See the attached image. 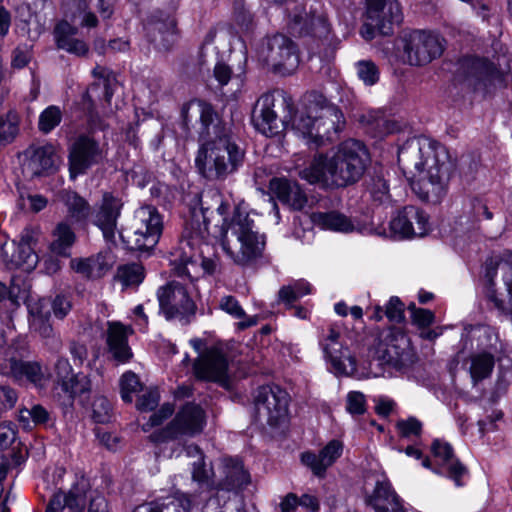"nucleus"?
Listing matches in <instances>:
<instances>
[{
  "label": "nucleus",
  "mask_w": 512,
  "mask_h": 512,
  "mask_svg": "<svg viewBox=\"0 0 512 512\" xmlns=\"http://www.w3.org/2000/svg\"><path fill=\"white\" fill-rule=\"evenodd\" d=\"M30 236L28 234L22 235L18 244L13 242L15 248L11 255L10 262L12 265L29 272L33 270L38 263V256L33 251L30 245Z\"/></svg>",
  "instance_id": "nucleus-34"
},
{
  "label": "nucleus",
  "mask_w": 512,
  "mask_h": 512,
  "mask_svg": "<svg viewBox=\"0 0 512 512\" xmlns=\"http://www.w3.org/2000/svg\"><path fill=\"white\" fill-rule=\"evenodd\" d=\"M291 97L281 90L262 95L253 111L252 120L258 131L273 136L281 127L291 125L297 135L311 148L332 140L344 125L343 114L335 106L315 103L303 106L294 114Z\"/></svg>",
  "instance_id": "nucleus-1"
},
{
  "label": "nucleus",
  "mask_w": 512,
  "mask_h": 512,
  "mask_svg": "<svg viewBox=\"0 0 512 512\" xmlns=\"http://www.w3.org/2000/svg\"><path fill=\"white\" fill-rule=\"evenodd\" d=\"M27 307L30 314V320H35L36 318H50L49 304L46 299L30 298L27 300Z\"/></svg>",
  "instance_id": "nucleus-53"
},
{
  "label": "nucleus",
  "mask_w": 512,
  "mask_h": 512,
  "mask_svg": "<svg viewBox=\"0 0 512 512\" xmlns=\"http://www.w3.org/2000/svg\"><path fill=\"white\" fill-rule=\"evenodd\" d=\"M269 188L282 203L294 210H301L307 204V196L297 182L286 178H273Z\"/></svg>",
  "instance_id": "nucleus-25"
},
{
  "label": "nucleus",
  "mask_w": 512,
  "mask_h": 512,
  "mask_svg": "<svg viewBox=\"0 0 512 512\" xmlns=\"http://www.w3.org/2000/svg\"><path fill=\"white\" fill-rule=\"evenodd\" d=\"M162 232V220L157 210L152 206H144L135 212L132 232L120 237L127 247L135 251H148L158 243Z\"/></svg>",
  "instance_id": "nucleus-9"
},
{
  "label": "nucleus",
  "mask_w": 512,
  "mask_h": 512,
  "mask_svg": "<svg viewBox=\"0 0 512 512\" xmlns=\"http://www.w3.org/2000/svg\"><path fill=\"white\" fill-rule=\"evenodd\" d=\"M365 18L378 26L380 34L387 35L402 20L400 4L398 0H365Z\"/></svg>",
  "instance_id": "nucleus-19"
},
{
  "label": "nucleus",
  "mask_w": 512,
  "mask_h": 512,
  "mask_svg": "<svg viewBox=\"0 0 512 512\" xmlns=\"http://www.w3.org/2000/svg\"><path fill=\"white\" fill-rule=\"evenodd\" d=\"M0 371L17 381L28 380L33 383H38L43 376L38 363L18 361L14 358L5 360L0 366Z\"/></svg>",
  "instance_id": "nucleus-27"
},
{
  "label": "nucleus",
  "mask_w": 512,
  "mask_h": 512,
  "mask_svg": "<svg viewBox=\"0 0 512 512\" xmlns=\"http://www.w3.org/2000/svg\"><path fill=\"white\" fill-rule=\"evenodd\" d=\"M71 268L87 279L103 277L113 265V257L109 252H100L87 258H75L70 261Z\"/></svg>",
  "instance_id": "nucleus-24"
},
{
  "label": "nucleus",
  "mask_w": 512,
  "mask_h": 512,
  "mask_svg": "<svg viewBox=\"0 0 512 512\" xmlns=\"http://www.w3.org/2000/svg\"><path fill=\"white\" fill-rule=\"evenodd\" d=\"M343 443L333 439L329 441L318 453L306 451L301 454V462L307 466L312 473L323 478L326 471L331 467L343 453Z\"/></svg>",
  "instance_id": "nucleus-21"
},
{
  "label": "nucleus",
  "mask_w": 512,
  "mask_h": 512,
  "mask_svg": "<svg viewBox=\"0 0 512 512\" xmlns=\"http://www.w3.org/2000/svg\"><path fill=\"white\" fill-rule=\"evenodd\" d=\"M471 73L479 79H487L497 73L496 66L485 58H474L469 63Z\"/></svg>",
  "instance_id": "nucleus-48"
},
{
  "label": "nucleus",
  "mask_w": 512,
  "mask_h": 512,
  "mask_svg": "<svg viewBox=\"0 0 512 512\" xmlns=\"http://www.w3.org/2000/svg\"><path fill=\"white\" fill-rule=\"evenodd\" d=\"M8 301L10 302V306L12 308H17L20 306V302L22 300L27 299V291L26 289H22L20 285L13 280L11 285L8 288Z\"/></svg>",
  "instance_id": "nucleus-64"
},
{
  "label": "nucleus",
  "mask_w": 512,
  "mask_h": 512,
  "mask_svg": "<svg viewBox=\"0 0 512 512\" xmlns=\"http://www.w3.org/2000/svg\"><path fill=\"white\" fill-rule=\"evenodd\" d=\"M51 308L55 317L63 319L70 312L72 303L68 297L57 295L51 303Z\"/></svg>",
  "instance_id": "nucleus-59"
},
{
  "label": "nucleus",
  "mask_w": 512,
  "mask_h": 512,
  "mask_svg": "<svg viewBox=\"0 0 512 512\" xmlns=\"http://www.w3.org/2000/svg\"><path fill=\"white\" fill-rule=\"evenodd\" d=\"M19 124L20 119L15 111L0 114V143H12L19 133Z\"/></svg>",
  "instance_id": "nucleus-39"
},
{
  "label": "nucleus",
  "mask_w": 512,
  "mask_h": 512,
  "mask_svg": "<svg viewBox=\"0 0 512 512\" xmlns=\"http://www.w3.org/2000/svg\"><path fill=\"white\" fill-rule=\"evenodd\" d=\"M347 410L351 414H363L365 412V396L360 392H350L347 395Z\"/></svg>",
  "instance_id": "nucleus-61"
},
{
  "label": "nucleus",
  "mask_w": 512,
  "mask_h": 512,
  "mask_svg": "<svg viewBox=\"0 0 512 512\" xmlns=\"http://www.w3.org/2000/svg\"><path fill=\"white\" fill-rule=\"evenodd\" d=\"M150 25L153 29L162 33L172 31L175 28L176 22L171 14L156 11L150 16Z\"/></svg>",
  "instance_id": "nucleus-52"
},
{
  "label": "nucleus",
  "mask_w": 512,
  "mask_h": 512,
  "mask_svg": "<svg viewBox=\"0 0 512 512\" xmlns=\"http://www.w3.org/2000/svg\"><path fill=\"white\" fill-rule=\"evenodd\" d=\"M111 404L106 397H96L92 403V416L98 423H105L109 421L111 416Z\"/></svg>",
  "instance_id": "nucleus-51"
},
{
  "label": "nucleus",
  "mask_w": 512,
  "mask_h": 512,
  "mask_svg": "<svg viewBox=\"0 0 512 512\" xmlns=\"http://www.w3.org/2000/svg\"><path fill=\"white\" fill-rule=\"evenodd\" d=\"M33 56L32 46L28 44L18 45L12 51L11 67L14 69H22L26 67Z\"/></svg>",
  "instance_id": "nucleus-50"
},
{
  "label": "nucleus",
  "mask_w": 512,
  "mask_h": 512,
  "mask_svg": "<svg viewBox=\"0 0 512 512\" xmlns=\"http://www.w3.org/2000/svg\"><path fill=\"white\" fill-rule=\"evenodd\" d=\"M117 278L123 286H137L144 279V268L139 263L122 265L117 270Z\"/></svg>",
  "instance_id": "nucleus-43"
},
{
  "label": "nucleus",
  "mask_w": 512,
  "mask_h": 512,
  "mask_svg": "<svg viewBox=\"0 0 512 512\" xmlns=\"http://www.w3.org/2000/svg\"><path fill=\"white\" fill-rule=\"evenodd\" d=\"M212 470L207 468L204 459L200 461H194L192 464V479L199 484L209 485L212 477Z\"/></svg>",
  "instance_id": "nucleus-57"
},
{
  "label": "nucleus",
  "mask_w": 512,
  "mask_h": 512,
  "mask_svg": "<svg viewBox=\"0 0 512 512\" xmlns=\"http://www.w3.org/2000/svg\"><path fill=\"white\" fill-rule=\"evenodd\" d=\"M182 118L187 128L199 125L201 134L210 136L217 130V115L212 106L201 100H192L182 108Z\"/></svg>",
  "instance_id": "nucleus-20"
},
{
  "label": "nucleus",
  "mask_w": 512,
  "mask_h": 512,
  "mask_svg": "<svg viewBox=\"0 0 512 512\" xmlns=\"http://www.w3.org/2000/svg\"><path fill=\"white\" fill-rule=\"evenodd\" d=\"M404 60L414 66H423L440 57L445 40L438 33L413 30L401 38Z\"/></svg>",
  "instance_id": "nucleus-10"
},
{
  "label": "nucleus",
  "mask_w": 512,
  "mask_h": 512,
  "mask_svg": "<svg viewBox=\"0 0 512 512\" xmlns=\"http://www.w3.org/2000/svg\"><path fill=\"white\" fill-rule=\"evenodd\" d=\"M214 206L217 213L222 217L221 226L224 225L225 220L227 224L231 223V220L227 218L230 205L223 200L222 194L214 189L205 192L201 198L200 208L191 209L190 219L184 228L181 238V250L184 253L183 257L181 256L182 264L187 265L191 263V265L196 268L193 263L196 256L194 251L198 249L202 243L207 242L211 237L213 238L214 229L211 231L208 227L207 214ZM184 272L189 275L192 274L187 266H185Z\"/></svg>",
  "instance_id": "nucleus-6"
},
{
  "label": "nucleus",
  "mask_w": 512,
  "mask_h": 512,
  "mask_svg": "<svg viewBox=\"0 0 512 512\" xmlns=\"http://www.w3.org/2000/svg\"><path fill=\"white\" fill-rule=\"evenodd\" d=\"M367 357L374 377L405 372L417 360L409 337L399 330L377 334L369 345Z\"/></svg>",
  "instance_id": "nucleus-5"
},
{
  "label": "nucleus",
  "mask_w": 512,
  "mask_h": 512,
  "mask_svg": "<svg viewBox=\"0 0 512 512\" xmlns=\"http://www.w3.org/2000/svg\"><path fill=\"white\" fill-rule=\"evenodd\" d=\"M314 225L321 229L332 230L336 232L349 233L354 230V224L344 214L331 212H314L310 216Z\"/></svg>",
  "instance_id": "nucleus-33"
},
{
  "label": "nucleus",
  "mask_w": 512,
  "mask_h": 512,
  "mask_svg": "<svg viewBox=\"0 0 512 512\" xmlns=\"http://www.w3.org/2000/svg\"><path fill=\"white\" fill-rule=\"evenodd\" d=\"M25 155L24 169L31 176H40L55 168L57 154L52 144L31 146L26 150Z\"/></svg>",
  "instance_id": "nucleus-23"
},
{
  "label": "nucleus",
  "mask_w": 512,
  "mask_h": 512,
  "mask_svg": "<svg viewBox=\"0 0 512 512\" xmlns=\"http://www.w3.org/2000/svg\"><path fill=\"white\" fill-rule=\"evenodd\" d=\"M220 308L234 318L244 319L238 323L239 329H246L257 324L256 317H246L244 310L233 296H225L220 301Z\"/></svg>",
  "instance_id": "nucleus-40"
},
{
  "label": "nucleus",
  "mask_w": 512,
  "mask_h": 512,
  "mask_svg": "<svg viewBox=\"0 0 512 512\" xmlns=\"http://www.w3.org/2000/svg\"><path fill=\"white\" fill-rule=\"evenodd\" d=\"M206 423L203 409L195 404L185 405L175 416L170 425L150 435V440L155 443L167 441L179 436H194L202 432Z\"/></svg>",
  "instance_id": "nucleus-14"
},
{
  "label": "nucleus",
  "mask_w": 512,
  "mask_h": 512,
  "mask_svg": "<svg viewBox=\"0 0 512 512\" xmlns=\"http://www.w3.org/2000/svg\"><path fill=\"white\" fill-rule=\"evenodd\" d=\"M385 316L390 322L399 323L404 318V306L397 297H391L385 307Z\"/></svg>",
  "instance_id": "nucleus-56"
},
{
  "label": "nucleus",
  "mask_w": 512,
  "mask_h": 512,
  "mask_svg": "<svg viewBox=\"0 0 512 512\" xmlns=\"http://www.w3.org/2000/svg\"><path fill=\"white\" fill-rule=\"evenodd\" d=\"M60 200L67 208L69 216L76 221L86 219L91 212L89 203L73 191H62L59 193Z\"/></svg>",
  "instance_id": "nucleus-35"
},
{
  "label": "nucleus",
  "mask_w": 512,
  "mask_h": 512,
  "mask_svg": "<svg viewBox=\"0 0 512 512\" xmlns=\"http://www.w3.org/2000/svg\"><path fill=\"white\" fill-rule=\"evenodd\" d=\"M357 75L366 85H374L379 80L377 66L369 60L359 61L356 64Z\"/></svg>",
  "instance_id": "nucleus-49"
},
{
  "label": "nucleus",
  "mask_w": 512,
  "mask_h": 512,
  "mask_svg": "<svg viewBox=\"0 0 512 512\" xmlns=\"http://www.w3.org/2000/svg\"><path fill=\"white\" fill-rule=\"evenodd\" d=\"M289 394L279 386H261L255 398V412L260 422L280 427L288 421Z\"/></svg>",
  "instance_id": "nucleus-11"
},
{
  "label": "nucleus",
  "mask_w": 512,
  "mask_h": 512,
  "mask_svg": "<svg viewBox=\"0 0 512 512\" xmlns=\"http://www.w3.org/2000/svg\"><path fill=\"white\" fill-rule=\"evenodd\" d=\"M194 374L198 379L228 385V361L216 347L207 349L194 363Z\"/></svg>",
  "instance_id": "nucleus-18"
},
{
  "label": "nucleus",
  "mask_w": 512,
  "mask_h": 512,
  "mask_svg": "<svg viewBox=\"0 0 512 512\" xmlns=\"http://www.w3.org/2000/svg\"><path fill=\"white\" fill-rule=\"evenodd\" d=\"M224 479L220 483L221 489L231 491L245 487L249 483V474L238 459L224 458L222 460Z\"/></svg>",
  "instance_id": "nucleus-29"
},
{
  "label": "nucleus",
  "mask_w": 512,
  "mask_h": 512,
  "mask_svg": "<svg viewBox=\"0 0 512 512\" xmlns=\"http://www.w3.org/2000/svg\"><path fill=\"white\" fill-rule=\"evenodd\" d=\"M160 395L156 389L143 393L137 401V409L141 412L152 411L159 403Z\"/></svg>",
  "instance_id": "nucleus-55"
},
{
  "label": "nucleus",
  "mask_w": 512,
  "mask_h": 512,
  "mask_svg": "<svg viewBox=\"0 0 512 512\" xmlns=\"http://www.w3.org/2000/svg\"><path fill=\"white\" fill-rule=\"evenodd\" d=\"M68 151L69 173L72 179L84 174L89 168L99 164L105 157L100 144L86 135L75 138Z\"/></svg>",
  "instance_id": "nucleus-15"
},
{
  "label": "nucleus",
  "mask_w": 512,
  "mask_h": 512,
  "mask_svg": "<svg viewBox=\"0 0 512 512\" xmlns=\"http://www.w3.org/2000/svg\"><path fill=\"white\" fill-rule=\"evenodd\" d=\"M397 428L403 437L419 436L422 431V424L418 419L410 417L407 420L399 421Z\"/></svg>",
  "instance_id": "nucleus-58"
},
{
  "label": "nucleus",
  "mask_w": 512,
  "mask_h": 512,
  "mask_svg": "<svg viewBox=\"0 0 512 512\" xmlns=\"http://www.w3.org/2000/svg\"><path fill=\"white\" fill-rule=\"evenodd\" d=\"M49 319L50 318H36L35 320H30V327L46 340V344L49 345L53 351L57 352L62 347V341L60 337L55 334Z\"/></svg>",
  "instance_id": "nucleus-42"
},
{
  "label": "nucleus",
  "mask_w": 512,
  "mask_h": 512,
  "mask_svg": "<svg viewBox=\"0 0 512 512\" xmlns=\"http://www.w3.org/2000/svg\"><path fill=\"white\" fill-rule=\"evenodd\" d=\"M163 512H190L191 500L187 495L176 493L165 500H160Z\"/></svg>",
  "instance_id": "nucleus-47"
},
{
  "label": "nucleus",
  "mask_w": 512,
  "mask_h": 512,
  "mask_svg": "<svg viewBox=\"0 0 512 512\" xmlns=\"http://www.w3.org/2000/svg\"><path fill=\"white\" fill-rule=\"evenodd\" d=\"M432 452L438 463L447 469L449 477L455 481L456 485H461L460 477L465 474L466 469L454 458L450 444L435 440L432 444Z\"/></svg>",
  "instance_id": "nucleus-28"
},
{
  "label": "nucleus",
  "mask_w": 512,
  "mask_h": 512,
  "mask_svg": "<svg viewBox=\"0 0 512 512\" xmlns=\"http://www.w3.org/2000/svg\"><path fill=\"white\" fill-rule=\"evenodd\" d=\"M434 313L428 309L414 308L412 310V321L420 328L430 326L434 322Z\"/></svg>",
  "instance_id": "nucleus-63"
},
{
  "label": "nucleus",
  "mask_w": 512,
  "mask_h": 512,
  "mask_svg": "<svg viewBox=\"0 0 512 512\" xmlns=\"http://www.w3.org/2000/svg\"><path fill=\"white\" fill-rule=\"evenodd\" d=\"M63 113L60 107L50 105L45 108L39 115L38 129L44 134L50 133L62 121Z\"/></svg>",
  "instance_id": "nucleus-44"
},
{
  "label": "nucleus",
  "mask_w": 512,
  "mask_h": 512,
  "mask_svg": "<svg viewBox=\"0 0 512 512\" xmlns=\"http://www.w3.org/2000/svg\"><path fill=\"white\" fill-rule=\"evenodd\" d=\"M209 242V240L207 242H205V244H207ZM202 245H204V243H202L198 249H196L194 252L196 253V256L194 258V265L196 266V268H194L191 263H188L187 264V267L190 269L191 271V275L187 274L184 272L185 270V264H182L181 263V256L183 257L184 253L183 251L181 250V242L179 243V247L177 248V250L175 251V253L173 254L174 256V259H173V262L174 264L176 265L175 269L178 273L179 276L181 277H187L189 278L191 281L193 279H196L198 278V271H199V262H200V265L203 269V271L207 274H212L215 272L216 270V267H217V263L210 259V258H202Z\"/></svg>",
  "instance_id": "nucleus-30"
},
{
  "label": "nucleus",
  "mask_w": 512,
  "mask_h": 512,
  "mask_svg": "<svg viewBox=\"0 0 512 512\" xmlns=\"http://www.w3.org/2000/svg\"><path fill=\"white\" fill-rule=\"evenodd\" d=\"M255 228L250 215L236 208L231 223L214 226L213 238L236 265L248 266L262 257L266 245L265 235Z\"/></svg>",
  "instance_id": "nucleus-4"
},
{
  "label": "nucleus",
  "mask_w": 512,
  "mask_h": 512,
  "mask_svg": "<svg viewBox=\"0 0 512 512\" xmlns=\"http://www.w3.org/2000/svg\"><path fill=\"white\" fill-rule=\"evenodd\" d=\"M470 362L469 371L474 384L489 377L494 368V357L487 352L472 355Z\"/></svg>",
  "instance_id": "nucleus-38"
},
{
  "label": "nucleus",
  "mask_w": 512,
  "mask_h": 512,
  "mask_svg": "<svg viewBox=\"0 0 512 512\" xmlns=\"http://www.w3.org/2000/svg\"><path fill=\"white\" fill-rule=\"evenodd\" d=\"M368 153L357 140L341 143L332 155L318 154L299 172L301 179L324 187H345L357 182L366 169Z\"/></svg>",
  "instance_id": "nucleus-3"
},
{
  "label": "nucleus",
  "mask_w": 512,
  "mask_h": 512,
  "mask_svg": "<svg viewBox=\"0 0 512 512\" xmlns=\"http://www.w3.org/2000/svg\"><path fill=\"white\" fill-rule=\"evenodd\" d=\"M77 28L67 21L59 22L54 29V38L59 49L76 56H85L89 47L87 43L77 38Z\"/></svg>",
  "instance_id": "nucleus-26"
},
{
  "label": "nucleus",
  "mask_w": 512,
  "mask_h": 512,
  "mask_svg": "<svg viewBox=\"0 0 512 512\" xmlns=\"http://www.w3.org/2000/svg\"><path fill=\"white\" fill-rule=\"evenodd\" d=\"M399 500V497L392 490L389 482L378 481L368 502L375 511H382L384 508H387V506L397 504Z\"/></svg>",
  "instance_id": "nucleus-37"
},
{
  "label": "nucleus",
  "mask_w": 512,
  "mask_h": 512,
  "mask_svg": "<svg viewBox=\"0 0 512 512\" xmlns=\"http://www.w3.org/2000/svg\"><path fill=\"white\" fill-rule=\"evenodd\" d=\"M88 487V481L82 478L67 494L59 491L56 492L51 499L58 497L62 499V512H83L86 505Z\"/></svg>",
  "instance_id": "nucleus-31"
},
{
  "label": "nucleus",
  "mask_w": 512,
  "mask_h": 512,
  "mask_svg": "<svg viewBox=\"0 0 512 512\" xmlns=\"http://www.w3.org/2000/svg\"><path fill=\"white\" fill-rule=\"evenodd\" d=\"M245 152L226 136L203 143L195 156L198 173L209 181L225 180L244 162Z\"/></svg>",
  "instance_id": "nucleus-7"
},
{
  "label": "nucleus",
  "mask_w": 512,
  "mask_h": 512,
  "mask_svg": "<svg viewBox=\"0 0 512 512\" xmlns=\"http://www.w3.org/2000/svg\"><path fill=\"white\" fill-rule=\"evenodd\" d=\"M122 208V199L110 192H104L95 205L93 223L101 230L104 239L108 242H115L116 234L121 233L117 223Z\"/></svg>",
  "instance_id": "nucleus-17"
},
{
  "label": "nucleus",
  "mask_w": 512,
  "mask_h": 512,
  "mask_svg": "<svg viewBox=\"0 0 512 512\" xmlns=\"http://www.w3.org/2000/svg\"><path fill=\"white\" fill-rule=\"evenodd\" d=\"M192 283L172 281L157 291L160 312L167 320L184 319L194 315L196 305L191 298Z\"/></svg>",
  "instance_id": "nucleus-13"
},
{
  "label": "nucleus",
  "mask_w": 512,
  "mask_h": 512,
  "mask_svg": "<svg viewBox=\"0 0 512 512\" xmlns=\"http://www.w3.org/2000/svg\"><path fill=\"white\" fill-rule=\"evenodd\" d=\"M174 408L170 404H164L156 413H154L149 421L143 425V430L145 432L149 431L151 428L160 425L166 418L173 414Z\"/></svg>",
  "instance_id": "nucleus-60"
},
{
  "label": "nucleus",
  "mask_w": 512,
  "mask_h": 512,
  "mask_svg": "<svg viewBox=\"0 0 512 512\" xmlns=\"http://www.w3.org/2000/svg\"><path fill=\"white\" fill-rule=\"evenodd\" d=\"M49 319L50 318H36L35 320H30V327L46 340V344L49 345L53 351L57 352L62 347V341L60 337L55 334Z\"/></svg>",
  "instance_id": "nucleus-41"
},
{
  "label": "nucleus",
  "mask_w": 512,
  "mask_h": 512,
  "mask_svg": "<svg viewBox=\"0 0 512 512\" xmlns=\"http://www.w3.org/2000/svg\"><path fill=\"white\" fill-rule=\"evenodd\" d=\"M141 387L138 376L131 371L125 372L120 378L121 397L127 403L132 402V394L138 392Z\"/></svg>",
  "instance_id": "nucleus-46"
},
{
  "label": "nucleus",
  "mask_w": 512,
  "mask_h": 512,
  "mask_svg": "<svg viewBox=\"0 0 512 512\" xmlns=\"http://www.w3.org/2000/svg\"><path fill=\"white\" fill-rule=\"evenodd\" d=\"M79 8V16L81 18L80 24L83 27L93 28L98 25V19L96 15L88 10V6L85 0H77Z\"/></svg>",
  "instance_id": "nucleus-62"
},
{
  "label": "nucleus",
  "mask_w": 512,
  "mask_h": 512,
  "mask_svg": "<svg viewBox=\"0 0 512 512\" xmlns=\"http://www.w3.org/2000/svg\"><path fill=\"white\" fill-rule=\"evenodd\" d=\"M62 389L71 396L81 395L90 391V379L83 373L73 374L68 380L61 385Z\"/></svg>",
  "instance_id": "nucleus-45"
},
{
  "label": "nucleus",
  "mask_w": 512,
  "mask_h": 512,
  "mask_svg": "<svg viewBox=\"0 0 512 512\" xmlns=\"http://www.w3.org/2000/svg\"><path fill=\"white\" fill-rule=\"evenodd\" d=\"M409 230H411V237H423L429 231V221L427 215L417 208V219L412 220L409 224Z\"/></svg>",
  "instance_id": "nucleus-54"
},
{
  "label": "nucleus",
  "mask_w": 512,
  "mask_h": 512,
  "mask_svg": "<svg viewBox=\"0 0 512 512\" xmlns=\"http://www.w3.org/2000/svg\"><path fill=\"white\" fill-rule=\"evenodd\" d=\"M319 345L336 374L349 376L357 371L355 357L343 345L342 329L340 326L329 325L327 328H322L319 336Z\"/></svg>",
  "instance_id": "nucleus-12"
},
{
  "label": "nucleus",
  "mask_w": 512,
  "mask_h": 512,
  "mask_svg": "<svg viewBox=\"0 0 512 512\" xmlns=\"http://www.w3.org/2000/svg\"><path fill=\"white\" fill-rule=\"evenodd\" d=\"M291 29L300 36L311 37L323 45L330 46L333 42L331 24L322 12L303 10L295 13L292 18Z\"/></svg>",
  "instance_id": "nucleus-16"
},
{
  "label": "nucleus",
  "mask_w": 512,
  "mask_h": 512,
  "mask_svg": "<svg viewBox=\"0 0 512 512\" xmlns=\"http://www.w3.org/2000/svg\"><path fill=\"white\" fill-rule=\"evenodd\" d=\"M132 333L130 326L114 321L107 323L106 344L114 360L125 363L132 358L133 353L128 345V336Z\"/></svg>",
  "instance_id": "nucleus-22"
},
{
  "label": "nucleus",
  "mask_w": 512,
  "mask_h": 512,
  "mask_svg": "<svg viewBox=\"0 0 512 512\" xmlns=\"http://www.w3.org/2000/svg\"><path fill=\"white\" fill-rule=\"evenodd\" d=\"M417 219V207L406 206L394 216L389 222V231L378 232L380 235L386 237L404 239L411 238V230H409V224L412 220Z\"/></svg>",
  "instance_id": "nucleus-32"
},
{
  "label": "nucleus",
  "mask_w": 512,
  "mask_h": 512,
  "mask_svg": "<svg viewBox=\"0 0 512 512\" xmlns=\"http://www.w3.org/2000/svg\"><path fill=\"white\" fill-rule=\"evenodd\" d=\"M257 56L261 62L281 75L292 74L299 65L295 43L281 34L263 40L257 49Z\"/></svg>",
  "instance_id": "nucleus-8"
},
{
  "label": "nucleus",
  "mask_w": 512,
  "mask_h": 512,
  "mask_svg": "<svg viewBox=\"0 0 512 512\" xmlns=\"http://www.w3.org/2000/svg\"><path fill=\"white\" fill-rule=\"evenodd\" d=\"M54 240L50 244L52 253L58 256H68L75 242V234L66 223H59L53 233Z\"/></svg>",
  "instance_id": "nucleus-36"
},
{
  "label": "nucleus",
  "mask_w": 512,
  "mask_h": 512,
  "mask_svg": "<svg viewBox=\"0 0 512 512\" xmlns=\"http://www.w3.org/2000/svg\"><path fill=\"white\" fill-rule=\"evenodd\" d=\"M398 163L420 199L438 203L446 195L453 165L444 146L427 138L412 139L399 150Z\"/></svg>",
  "instance_id": "nucleus-2"
}]
</instances>
